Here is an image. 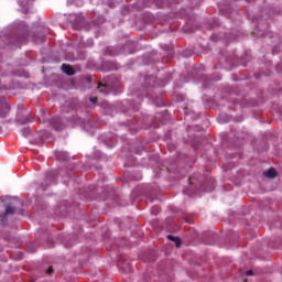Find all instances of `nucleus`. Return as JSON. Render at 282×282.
<instances>
[{"label": "nucleus", "instance_id": "obj_8", "mask_svg": "<svg viewBox=\"0 0 282 282\" xmlns=\"http://www.w3.org/2000/svg\"><path fill=\"white\" fill-rule=\"evenodd\" d=\"M30 133H32L30 128H23L22 129V135H24V138H28V135H30Z\"/></svg>", "mask_w": 282, "mask_h": 282}, {"label": "nucleus", "instance_id": "obj_9", "mask_svg": "<svg viewBox=\"0 0 282 282\" xmlns=\"http://www.w3.org/2000/svg\"><path fill=\"white\" fill-rule=\"evenodd\" d=\"M31 246H32V243H29V245H28V247H26L28 251H29V252H36V250H35V249H32Z\"/></svg>", "mask_w": 282, "mask_h": 282}, {"label": "nucleus", "instance_id": "obj_10", "mask_svg": "<svg viewBox=\"0 0 282 282\" xmlns=\"http://www.w3.org/2000/svg\"><path fill=\"white\" fill-rule=\"evenodd\" d=\"M90 102H93V104L98 102V97H91V98H90Z\"/></svg>", "mask_w": 282, "mask_h": 282}, {"label": "nucleus", "instance_id": "obj_13", "mask_svg": "<svg viewBox=\"0 0 282 282\" xmlns=\"http://www.w3.org/2000/svg\"><path fill=\"white\" fill-rule=\"evenodd\" d=\"M247 276H252L254 274V272L252 270H249L246 272Z\"/></svg>", "mask_w": 282, "mask_h": 282}, {"label": "nucleus", "instance_id": "obj_1", "mask_svg": "<svg viewBox=\"0 0 282 282\" xmlns=\"http://www.w3.org/2000/svg\"><path fill=\"white\" fill-rule=\"evenodd\" d=\"M10 113V105L8 102L0 104V118H6Z\"/></svg>", "mask_w": 282, "mask_h": 282}, {"label": "nucleus", "instance_id": "obj_2", "mask_svg": "<svg viewBox=\"0 0 282 282\" xmlns=\"http://www.w3.org/2000/svg\"><path fill=\"white\" fill-rule=\"evenodd\" d=\"M51 124H52L53 129H55V131H63V129H65V126L63 123H61L59 119H53L51 121Z\"/></svg>", "mask_w": 282, "mask_h": 282}, {"label": "nucleus", "instance_id": "obj_12", "mask_svg": "<svg viewBox=\"0 0 282 282\" xmlns=\"http://www.w3.org/2000/svg\"><path fill=\"white\" fill-rule=\"evenodd\" d=\"M52 272H54V269L52 267H50L47 270H46V274H52Z\"/></svg>", "mask_w": 282, "mask_h": 282}, {"label": "nucleus", "instance_id": "obj_7", "mask_svg": "<svg viewBox=\"0 0 282 282\" xmlns=\"http://www.w3.org/2000/svg\"><path fill=\"white\" fill-rule=\"evenodd\" d=\"M17 213V209L12 206H7L4 215H14Z\"/></svg>", "mask_w": 282, "mask_h": 282}, {"label": "nucleus", "instance_id": "obj_5", "mask_svg": "<svg viewBox=\"0 0 282 282\" xmlns=\"http://www.w3.org/2000/svg\"><path fill=\"white\" fill-rule=\"evenodd\" d=\"M264 177H269L270 180H274L276 177V170L274 167H270L268 171L263 172Z\"/></svg>", "mask_w": 282, "mask_h": 282}, {"label": "nucleus", "instance_id": "obj_3", "mask_svg": "<svg viewBox=\"0 0 282 282\" xmlns=\"http://www.w3.org/2000/svg\"><path fill=\"white\" fill-rule=\"evenodd\" d=\"M62 70L67 76H74V74H76V72L74 70V68H72V66L69 64H63L62 65Z\"/></svg>", "mask_w": 282, "mask_h": 282}, {"label": "nucleus", "instance_id": "obj_6", "mask_svg": "<svg viewBox=\"0 0 282 282\" xmlns=\"http://www.w3.org/2000/svg\"><path fill=\"white\" fill-rule=\"evenodd\" d=\"M167 239H169L170 241H174L176 248H180V247L182 246V240H181L180 238H177V237H174V236L169 235V236H167Z\"/></svg>", "mask_w": 282, "mask_h": 282}, {"label": "nucleus", "instance_id": "obj_11", "mask_svg": "<svg viewBox=\"0 0 282 282\" xmlns=\"http://www.w3.org/2000/svg\"><path fill=\"white\" fill-rule=\"evenodd\" d=\"M23 7H24V12H28V2L26 1H22Z\"/></svg>", "mask_w": 282, "mask_h": 282}, {"label": "nucleus", "instance_id": "obj_4", "mask_svg": "<svg viewBox=\"0 0 282 282\" xmlns=\"http://www.w3.org/2000/svg\"><path fill=\"white\" fill-rule=\"evenodd\" d=\"M55 158L59 162H67V160H69V154H67V152H56Z\"/></svg>", "mask_w": 282, "mask_h": 282}]
</instances>
